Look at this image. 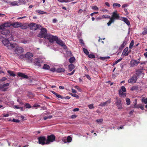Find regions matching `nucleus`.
Returning a JSON list of instances; mask_svg holds the SVG:
<instances>
[{
    "mask_svg": "<svg viewBox=\"0 0 147 147\" xmlns=\"http://www.w3.org/2000/svg\"><path fill=\"white\" fill-rule=\"evenodd\" d=\"M119 14L117 13V11L113 12L111 17L110 18L109 22L107 23V25L108 26H110L111 23L114 22L115 20H119Z\"/></svg>",
    "mask_w": 147,
    "mask_h": 147,
    "instance_id": "nucleus-1",
    "label": "nucleus"
},
{
    "mask_svg": "<svg viewBox=\"0 0 147 147\" xmlns=\"http://www.w3.org/2000/svg\"><path fill=\"white\" fill-rule=\"evenodd\" d=\"M2 42L4 46H6L8 49H11L16 47V44L14 43H9L7 39L2 40Z\"/></svg>",
    "mask_w": 147,
    "mask_h": 147,
    "instance_id": "nucleus-2",
    "label": "nucleus"
},
{
    "mask_svg": "<svg viewBox=\"0 0 147 147\" xmlns=\"http://www.w3.org/2000/svg\"><path fill=\"white\" fill-rule=\"evenodd\" d=\"M28 26L30 27V30L34 31L40 29L42 27L40 25L33 22L29 24Z\"/></svg>",
    "mask_w": 147,
    "mask_h": 147,
    "instance_id": "nucleus-3",
    "label": "nucleus"
},
{
    "mask_svg": "<svg viewBox=\"0 0 147 147\" xmlns=\"http://www.w3.org/2000/svg\"><path fill=\"white\" fill-rule=\"evenodd\" d=\"M0 29L2 30L1 31L2 34L5 35L6 36L10 35V30L9 29H7L6 28H4L3 25L0 26Z\"/></svg>",
    "mask_w": 147,
    "mask_h": 147,
    "instance_id": "nucleus-4",
    "label": "nucleus"
},
{
    "mask_svg": "<svg viewBox=\"0 0 147 147\" xmlns=\"http://www.w3.org/2000/svg\"><path fill=\"white\" fill-rule=\"evenodd\" d=\"M56 137L54 134H51L47 136V139L46 142V144H49L55 140Z\"/></svg>",
    "mask_w": 147,
    "mask_h": 147,
    "instance_id": "nucleus-5",
    "label": "nucleus"
},
{
    "mask_svg": "<svg viewBox=\"0 0 147 147\" xmlns=\"http://www.w3.org/2000/svg\"><path fill=\"white\" fill-rule=\"evenodd\" d=\"M44 37L45 39H47L49 40L51 42H53L54 40H56L57 38V37L56 36H54L50 34H46Z\"/></svg>",
    "mask_w": 147,
    "mask_h": 147,
    "instance_id": "nucleus-6",
    "label": "nucleus"
},
{
    "mask_svg": "<svg viewBox=\"0 0 147 147\" xmlns=\"http://www.w3.org/2000/svg\"><path fill=\"white\" fill-rule=\"evenodd\" d=\"M138 79L137 76L135 74H133L132 76L128 79V82L130 84H134L136 82Z\"/></svg>",
    "mask_w": 147,
    "mask_h": 147,
    "instance_id": "nucleus-7",
    "label": "nucleus"
},
{
    "mask_svg": "<svg viewBox=\"0 0 147 147\" xmlns=\"http://www.w3.org/2000/svg\"><path fill=\"white\" fill-rule=\"evenodd\" d=\"M141 57H140L136 60L131 59L130 61L131 66L133 67L137 66L140 63Z\"/></svg>",
    "mask_w": 147,
    "mask_h": 147,
    "instance_id": "nucleus-8",
    "label": "nucleus"
},
{
    "mask_svg": "<svg viewBox=\"0 0 147 147\" xmlns=\"http://www.w3.org/2000/svg\"><path fill=\"white\" fill-rule=\"evenodd\" d=\"M40 32L38 34V36L40 38H43L47 34V29L45 28H40Z\"/></svg>",
    "mask_w": 147,
    "mask_h": 147,
    "instance_id": "nucleus-9",
    "label": "nucleus"
},
{
    "mask_svg": "<svg viewBox=\"0 0 147 147\" xmlns=\"http://www.w3.org/2000/svg\"><path fill=\"white\" fill-rule=\"evenodd\" d=\"M38 143L39 144L42 145H44L46 144L47 139L45 136H42L39 137L38 138Z\"/></svg>",
    "mask_w": 147,
    "mask_h": 147,
    "instance_id": "nucleus-10",
    "label": "nucleus"
},
{
    "mask_svg": "<svg viewBox=\"0 0 147 147\" xmlns=\"http://www.w3.org/2000/svg\"><path fill=\"white\" fill-rule=\"evenodd\" d=\"M16 47H15L16 48L15 49L14 52L16 54L18 55L21 54L24 52V49L21 47H17V45L16 44Z\"/></svg>",
    "mask_w": 147,
    "mask_h": 147,
    "instance_id": "nucleus-11",
    "label": "nucleus"
},
{
    "mask_svg": "<svg viewBox=\"0 0 147 147\" xmlns=\"http://www.w3.org/2000/svg\"><path fill=\"white\" fill-rule=\"evenodd\" d=\"M116 101L115 102L116 106L119 109H121L122 108L121 100L118 97H116L115 98Z\"/></svg>",
    "mask_w": 147,
    "mask_h": 147,
    "instance_id": "nucleus-12",
    "label": "nucleus"
},
{
    "mask_svg": "<svg viewBox=\"0 0 147 147\" xmlns=\"http://www.w3.org/2000/svg\"><path fill=\"white\" fill-rule=\"evenodd\" d=\"M9 83H7L6 84H4L3 85H0V90L3 92L6 91L8 89V87H6L9 86Z\"/></svg>",
    "mask_w": 147,
    "mask_h": 147,
    "instance_id": "nucleus-13",
    "label": "nucleus"
},
{
    "mask_svg": "<svg viewBox=\"0 0 147 147\" xmlns=\"http://www.w3.org/2000/svg\"><path fill=\"white\" fill-rule=\"evenodd\" d=\"M54 41H56V42L57 44L63 47L64 49H65L66 48V47L65 44L62 40L60 39H58L57 37V38L56 39V40H54Z\"/></svg>",
    "mask_w": 147,
    "mask_h": 147,
    "instance_id": "nucleus-14",
    "label": "nucleus"
},
{
    "mask_svg": "<svg viewBox=\"0 0 147 147\" xmlns=\"http://www.w3.org/2000/svg\"><path fill=\"white\" fill-rule=\"evenodd\" d=\"M33 56V54L30 52H27L25 54V58L28 60L30 59V62H32V59H31V58Z\"/></svg>",
    "mask_w": 147,
    "mask_h": 147,
    "instance_id": "nucleus-15",
    "label": "nucleus"
},
{
    "mask_svg": "<svg viewBox=\"0 0 147 147\" xmlns=\"http://www.w3.org/2000/svg\"><path fill=\"white\" fill-rule=\"evenodd\" d=\"M34 63L35 65L40 67L42 64V60L40 59H36L34 62Z\"/></svg>",
    "mask_w": 147,
    "mask_h": 147,
    "instance_id": "nucleus-16",
    "label": "nucleus"
},
{
    "mask_svg": "<svg viewBox=\"0 0 147 147\" xmlns=\"http://www.w3.org/2000/svg\"><path fill=\"white\" fill-rule=\"evenodd\" d=\"M22 23L18 22L12 23V26L14 28H17L20 26Z\"/></svg>",
    "mask_w": 147,
    "mask_h": 147,
    "instance_id": "nucleus-17",
    "label": "nucleus"
},
{
    "mask_svg": "<svg viewBox=\"0 0 147 147\" xmlns=\"http://www.w3.org/2000/svg\"><path fill=\"white\" fill-rule=\"evenodd\" d=\"M136 74H134L137 76V77L140 76L142 73V71L141 69H135Z\"/></svg>",
    "mask_w": 147,
    "mask_h": 147,
    "instance_id": "nucleus-18",
    "label": "nucleus"
},
{
    "mask_svg": "<svg viewBox=\"0 0 147 147\" xmlns=\"http://www.w3.org/2000/svg\"><path fill=\"white\" fill-rule=\"evenodd\" d=\"M111 103V100H108L105 102H101L99 105V106L101 107H104L106 105H107Z\"/></svg>",
    "mask_w": 147,
    "mask_h": 147,
    "instance_id": "nucleus-19",
    "label": "nucleus"
},
{
    "mask_svg": "<svg viewBox=\"0 0 147 147\" xmlns=\"http://www.w3.org/2000/svg\"><path fill=\"white\" fill-rule=\"evenodd\" d=\"M18 75L19 76L23 78L27 79L28 78V76L27 75H25L24 73L21 72H18Z\"/></svg>",
    "mask_w": 147,
    "mask_h": 147,
    "instance_id": "nucleus-20",
    "label": "nucleus"
},
{
    "mask_svg": "<svg viewBox=\"0 0 147 147\" xmlns=\"http://www.w3.org/2000/svg\"><path fill=\"white\" fill-rule=\"evenodd\" d=\"M128 48L127 47L124 49L123 51L122 55H124L125 56H127L129 55V51L128 52Z\"/></svg>",
    "mask_w": 147,
    "mask_h": 147,
    "instance_id": "nucleus-21",
    "label": "nucleus"
},
{
    "mask_svg": "<svg viewBox=\"0 0 147 147\" xmlns=\"http://www.w3.org/2000/svg\"><path fill=\"white\" fill-rule=\"evenodd\" d=\"M127 41L126 39L123 42V43L119 47V50H121L127 44Z\"/></svg>",
    "mask_w": 147,
    "mask_h": 147,
    "instance_id": "nucleus-22",
    "label": "nucleus"
},
{
    "mask_svg": "<svg viewBox=\"0 0 147 147\" xmlns=\"http://www.w3.org/2000/svg\"><path fill=\"white\" fill-rule=\"evenodd\" d=\"M134 107L136 108H140L142 110H144V106L141 104L136 105V103H135L134 105Z\"/></svg>",
    "mask_w": 147,
    "mask_h": 147,
    "instance_id": "nucleus-23",
    "label": "nucleus"
},
{
    "mask_svg": "<svg viewBox=\"0 0 147 147\" xmlns=\"http://www.w3.org/2000/svg\"><path fill=\"white\" fill-rule=\"evenodd\" d=\"M119 94L121 97L124 98L126 97V94L122 92L121 90H119Z\"/></svg>",
    "mask_w": 147,
    "mask_h": 147,
    "instance_id": "nucleus-24",
    "label": "nucleus"
},
{
    "mask_svg": "<svg viewBox=\"0 0 147 147\" xmlns=\"http://www.w3.org/2000/svg\"><path fill=\"white\" fill-rule=\"evenodd\" d=\"M122 20L127 25L129 26L130 25V23L127 18H123Z\"/></svg>",
    "mask_w": 147,
    "mask_h": 147,
    "instance_id": "nucleus-25",
    "label": "nucleus"
},
{
    "mask_svg": "<svg viewBox=\"0 0 147 147\" xmlns=\"http://www.w3.org/2000/svg\"><path fill=\"white\" fill-rule=\"evenodd\" d=\"M75 67L74 65L70 64L68 65V68L69 71H71Z\"/></svg>",
    "mask_w": 147,
    "mask_h": 147,
    "instance_id": "nucleus-26",
    "label": "nucleus"
},
{
    "mask_svg": "<svg viewBox=\"0 0 147 147\" xmlns=\"http://www.w3.org/2000/svg\"><path fill=\"white\" fill-rule=\"evenodd\" d=\"M4 28L9 27L11 26H12V23H4L3 25Z\"/></svg>",
    "mask_w": 147,
    "mask_h": 147,
    "instance_id": "nucleus-27",
    "label": "nucleus"
},
{
    "mask_svg": "<svg viewBox=\"0 0 147 147\" xmlns=\"http://www.w3.org/2000/svg\"><path fill=\"white\" fill-rule=\"evenodd\" d=\"M7 72L10 75V76L15 77L16 76V75L12 71L10 70H8L7 71Z\"/></svg>",
    "mask_w": 147,
    "mask_h": 147,
    "instance_id": "nucleus-28",
    "label": "nucleus"
},
{
    "mask_svg": "<svg viewBox=\"0 0 147 147\" xmlns=\"http://www.w3.org/2000/svg\"><path fill=\"white\" fill-rule=\"evenodd\" d=\"M75 58L74 57H71L69 59V62L71 63H73L75 61Z\"/></svg>",
    "mask_w": 147,
    "mask_h": 147,
    "instance_id": "nucleus-29",
    "label": "nucleus"
},
{
    "mask_svg": "<svg viewBox=\"0 0 147 147\" xmlns=\"http://www.w3.org/2000/svg\"><path fill=\"white\" fill-rule=\"evenodd\" d=\"M20 27L21 29H25L27 28V26L26 24H24L23 25L21 24Z\"/></svg>",
    "mask_w": 147,
    "mask_h": 147,
    "instance_id": "nucleus-30",
    "label": "nucleus"
},
{
    "mask_svg": "<svg viewBox=\"0 0 147 147\" xmlns=\"http://www.w3.org/2000/svg\"><path fill=\"white\" fill-rule=\"evenodd\" d=\"M57 72L59 73L64 72L65 70L63 68H59L57 69Z\"/></svg>",
    "mask_w": 147,
    "mask_h": 147,
    "instance_id": "nucleus-31",
    "label": "nucleus"
},
{
    "mask_svg": "<svg viewBox=\"0 0 147 147\" xmlns=\"http://www.w3.org/2000/svg\"><path fill=\"white\" fill-rule=\"evenodd\" d=\"M43 68L46 69H49L50 68V67L49 65L47 64H45L44 65Z\"/></svg>",
    "mask_w": 147,
    "mask_h": 147,
    "instance_id": "nucleus-32",
    "label": "nucleus"
},
{
    "mask_svg": "<svg viewBox=\"0 0 147 147\" xmlns=\"http://www.w3.org/2000/svg\"><path fill=\"white\" fill-rule=\"evenodd\" d=\"M72 140V138L70 136H68L67 138V142H71Z\"/></svg>",
    "mask_w": 147,
    "mask_h": 147,
    "instance_id": "nucleus-33",
    "label": "nucleus"
},
{
    "mask_svg": "<svg viewBox=\"0 0 147 147\" xmlns=\"http://www.w3.org/2000/svg\"><path fill=\"white\" fill-rule=\"evenodd\" d=\"M134 45V40H132L129 45V48L130 49H131L133 46Z\"/></svg>",
    "mask_w": 147,
    "mask_h": 147,
    "instance_id": "nucleus-34",
    "label": "nucleus"
},
{
    "mask_svg": "<svg viewBox=\"0 0 147 147\" xmlns=\"http://www.w3.org/2000/svg\"><path fill=\"white\" fill-rule=\"evenodd\" d=\"M144 31L142 32V34L143 35H146L147 34V28H144Z\"/></svg>",
    "mask_w": 147,
    "mask_h": 147,
    "instance_id": "nucleus-35",
    "label": "nucleus"
},
{
    "mask_svg": "<svg viewBox=\"0 0 147 147\" xmlns=\"http://www.w3.org/2000/svg\"><path fill=\"white\" fill-rule=\"evenodd\" d=\"M138 89V87L137 86H133L131 87V90L133 91L135 90H137Z\"/></svg>",
    "mask_w": 147,
    "mask_h": 147,
    "instance_id": "nucleus-36",
    "label": "nucleus"
},
{
    "mask_svg": "<svg viewBox=\"0 0 147 147\" xmlns=\"http://www.w3.org/2000/svg\"><path fill=\"white\" fill-rule=\"evenodd\" d=\"M83 51L84 53L87 55H88L89 54V52L88 50L85 48L83 49Z\"/></svg>",
    "mask_w": 147,
    "mask_h": 147,
    "instance_id": "nucleus-37",
    "label": "nucleus"
},
{
    "mask_svg": "<svg viewBox=\"0 0 147 147\" xmlns=\"http://www.w3.org/2000/svg\"><path fill=\"white\" fill-rule=\"evenodd\" d=\"M110 58L109 57H100V59L101 60H106V59H109Z\"/></svg>",
    "mask_w": 147,
    "mask_h": 147,
    "instance_id": "nucleus-38",
    "label": "nucleus"
},
{
    "mask_svg": "<svg viewBox=\"0 0 147 147\" xmlns=\"http://www.w3.org/2000/svg\"><path fill=\"white\" fill-rule=\"evenodd\" d=\"M113 7L114 8H115L116 6L119 7H120L121 5L119 3H114L113 4Z\"/></svg>",
    "mask_w": 147,
    "mask_h": 147,
    "instance_id": "nucleus-39",
    "label": "nucleus"
},
{
    "mask_svg": "<svg viewBox=\"0 0 147 147\" xmlns=\"http://www.w3.org/2000/svg\"><path fill=\"white\" fill-rule=\"evenodd\" d=\"M26 0H19L18 3L20 4H24L26 3Z\"/></svg>",
    "mask_w": 147,
    "mask_h": 147,
    "instance_id": "nucleus-40",
    "label": "nucleus"
},
{
    "mask_svg": "<svg viewBox=\"0 0 147 147\" xmlns=\"http://www.w3.org/2000/svg\"><path fill=\"white\" fill-rule=\"evenodd\" d=\"M36 12H38L39 13H40L41 14H43L46 13H47L46 12H44V11H42L41 10H38L36 11Z\"/></svg>",
    "mask_w": 147,
    "mask_h": 147,
    "instance_id": "nucleus-41",
    "label": "nucleus"
},
{
    "mask_svg": "<svg viewBox=\"0 0 147 147\" xmlns=\"http://www.w3.org/2000/svg\"><path fill=\"white\" fill-rule=\"evenodd\" d=\"M25 107L26 108L30 109L31 108V106L30 105V104L28 103H26L25 105Z\"/></svg>",
    "mask_w": 147,
    "mask_h": 147,
    "instance_id": "nucleus-42",
    "label": "nucleus"
},
{
    "mask_svg": "<svg viewBox=\"0 0 147 147\" xmlns=\"http://www.w3.org/2000/svg\"><path fill=\"white\" fill-rule=\"evenodd\" d=\"M126 104L127 105H129L130 104V100L129 98H127L126 99Z\"/></svg>",
    "mask_w": 147,
    "mask_h": 147,
    "instance_id": "nucleus-43",
    "label": "nucleus"
},
{
    "mask_svg": "<svg viewBox=\"0 0 147 147\" xmlns=\"http://www.w3.org/2000/svg\"><path fill=\"white\" fill-rule=\"evenodd\" d=\"M122 60V58H120L118 60L115 61V62L113 63V65H115L117 64V63L120 61Z\"/></svg>",
    "mask_w": 147,
    "mask_h": 147,
    "instance_id": "nucleus-44",
    "label": "nucleus"
},
{
    "mask_svg": "<svg viewBox=\"0 0 147 147\" xmlns=\"http://www.w3.org/2000/svg\"><path fill=\"white\" fill-rule=\"evenodd\" d=\"M122 92H125L126 91V90L124 86H122L121 87V89Z\"/></svg>",
    "mask_w": 147,
    "mask_h": 147,
    "instance_id": "nucleus-45",
    "label": "nucleus"
},
{
    "mask_svg": "<svg viewBox=\"0 0 147 147\" xmlns=\"http://www.w3.org/2000/svg\"><path fill=\"white\" fill-rule=\"evenodd\" d=\"M11 4L13 6L18 5V3L17 1H14L13 2H11Z\"/></svg>",
    "mask_w": 147,
    "mask_h": 147,
    "instance_id": "nucleus-46",
    "label": "nucleus"
},
{
    "mask_svg": "<svg viewBox=\"0 0 147 147\" xmlns=\"http://www.w3.org/2000/svg\"><path fill=\"white\" fill-rule=\"evenodd\" d=\"M88 57L89 58L92 59H94L95 57V56L94 55L92 54H90V55H88Z\"/></svg>",
    "mask_w": 147,
    "mask_h": 147,
    "instance_id": "nucleus-47",
    "label": "nucleus"
},
{
    "mask_svg": "<svg viewBox=\"0 0 147 147\" xmlns=\"http://www.w3.org/2000/svg\"><path fill=\"white\" fill-rule=\"evenodd\" d=\"M52 115H50L47 117H43V119L44 120H45L47 119H50L52 118Z\"/></svg>",
    "mask_w": 147,
    "mask_h": 147,
    "instance_id": "nucleus-48",
    "label": "nucleus"
},
{
    "mask_svg": "<svg viewBox=\"0 0 147 147\" xmlns=\"http://www.w3.org/2000/svg\"><path fill=\"white\" fill-rule=\"evenodd\" d=\"M19 58L20 59H24L25 58V55L21 54L19 56Z\"/></svg>",
    "mask_w": 147,
    "mask_h": 147,
    "instance_id": "nucleus-49",
    "label": "nucleus"
},
{
    "mask_svg": "<svg viewBox=\"0 0 147 147\" xmlns=\"http://www.w3.org/2000/svg\"><path fill=\"white\" fill-rule=\"evenodd\" d=\"M89 109H92L94 108L93 104H91L88 105Z\"/></svg>",
    "mask_w": 147,
    "mask_h": 147,
    "instance_id": "nucleus-50",
    "label": "nucleus"
},
{
    "mask_svg": "<svg viewBox=\"0 0 147 147\" xmlns=\"http://www.w3.org/2000/svg\"><path fill=\"white\" fill-rule=\"evenodd\" d=\"M102 18H110V16H109L108 15H103L102 16Z\"/></svg>",
    "mask_w": 147,
    "mask_h": 147,
    "instance_id": "nucleus-51",
    "label": "nucleus"
},
{
    "mask_svg": "<svg viewBox=\"0 0 147 147\" xmlns=\"http://www.w3.org/2000/svg\"><path fill=\"white\" fill-rule=\"evenodd\" d=\"M7 39L10 40H13L14 39L13 36L12 35H11Z\"/></svg>",
    "mask_w": 147,
    "mask_h": 147,
    "instance_id": "nucleus-52",
    "label": "nucleus"
},
{
    "mask_svg": "<svg viewBox=\"0 0 147 147\" xmlns=\"http://www.w3.org/2000/svg\"><path fill=\"white\" fill-rule=\"evenodd\" d=\"M55 96L58 98H61V99H63V97L60 95L59 94L57 93Z\"/></svg>",
    "mask_w": 147,
    "mask_h": 147,
    "instance_id": "nucleus-53",
    "label": "nucleus"
},
{
    "mask_svg": "<svg viewBox=\"0 0 147 147\" xmlns=\"http://www.w3.org/2000/svg\"><path fill=\"white\" fill-rule=\"evenodd\" d=\"M40 107V105L37 104H34L33 106V107H36V109H37L38 108H39Z\"/></svg>",
    "mask_w": 147,
    "mask_h": 147,
    "instance_id": "nucleus-54",
    "label": "nucleus"
},
{
    "mask_svg": "<svg viewBox=\"0 0 147 147\" xmlns=\"http://www.w3.org/2000/svg\"><path fill=\"white\" fill-rule=\"evenodd\" d=\"M12 121L16 123H19L20 122V121L19 119H13L12 120Z\"/></svg>",
    "mask_w": 147,
    "mask_h": 147,
    "instance_id": "nucleus-55",
    "label": "nucleus"
},
{
    "mask_svg": "<svg viewBox=\"0 0 147 147\" xmlns=\"http://www.w3.org/2000/svg\"><path fill=\"white\" fill-rule=\"evenodd\" d=\"M71 95L72 96L75 97L77 98H78L79 97V96L76 94H73L71 93Z\"/></svg>",
    "mask_w": 147,
    "mask_h": 147,
    "instance_id": "nucleus-56",
    "label": "nucleus"
},
{
    "mask_svg": "<svg viewBox=\"0 0 147 147\" xmlns=\"http://www.w3.org/2000/svg\"><path fill=\"white\" fill-rule=\"evenodd\" d=\"M92 9L95 10H98V8L96 5L93 6L92 7Z\"/></svg>",
    "mask_w": 147,
    "mask_h": 147,
    "instance_id": "nucleus-57",
    "label": "nucleus"
},
{
    "mask_svg": "<svg viewBox=\"0 0 147 147\" xmlns=\"http://www.w3.org/2000/svg\"><path fill=\"white\" fill-rule=\"evenodd\" d=\"M62 140L65 143H66L67 142V139L66 137H63L62 138Z\"/></svg>",
    "mask_w": 147,
    "mask_h": 147,
    "instance_id": "nucleus-58",
    "label": "nucleus"
},
{
    "mask_svg": "<svg viewBox=\"0 0 147 147\" xmlns=\"http://www.w3.org/2000/svg\"><path fill=\"white\" fill-rule=\"evenodd\" d=\"M75 71V70L74 69L72 71V72H71L70 73H69L67 74V75H68L69 76H71V75H73Z\"/></svg>",
    "mask_w": 147,
    "mask_h": 147,
    "instance_id": "nucleus-59",
    "label": "nucleus"
},
{
    "mask_svg": "<svg viewBox=\"0 0 147 147\" xmlns=\"http://www.w3.org/2000/svg\"><path fill=\"white\" fill-rule=\"evenodd\" d=\"M7 78L6 77H3L1 79H0V82H2L6 80Z\"/></svg>",
    "mask_w": 147,
    "mask_h": 147,
    "instance_id": "nucleus-60",
    "label": "nucleus"
},
{
    "mask_svg": "<svg viewBox=\"0 0 147 147\" xmlns=\"http://www.w3.org/2000/svg\"><path fill=\"white\" fill-rule=\"evenodd\" d=\"M128 6V5L127 4H124L122 6V8H125L127 7Z\"/></svg>",
    "mask_w": 147,
    "mask_h": 147,
    "instance_id": "nucleus-61",
    "label": "nucleus"
},
{
    "mask_svg": "<svg viewBox=\"0 0 147 147\" xmlns=\"http://www.w3.org/2000/svg\"><path fill=\"white\" fill-rule=\"evenodd\" d=\"M142 102H143L145 104L147 103V98L143 100Z\"/></svg>",
    "mask_w": 147,
    "mask_h": 147,
    "instance_id": "nucleus-62",
    "label": "nucleus"
},
{
    "mask_svg": "<svg viewBox=\"0 0 147 147\" xmlns=\"http://www.w3.org/2000/svg\"><path fill=\"white\" fill-rule=\"evenodd\" d=\"M77 117V115H72L71 116V118L72 119H74Z\"/></svg>",
    "mask_w": 147,
    "mask_h": 147,
    "instance_id": "nucleus-63",
    "label": "nucleus"
},
{
    "mask_svg": "<svg viewBox=\"0 0 147 147\" xmlns=\"http://www.w3.org/2000/svg\"><path fill=\"white\" fill-rule=\"evenodd\" d=\"M85 76L86 77V78L88 79L89 80H90L91 79V78L90 77V76L88 74L86 75Z\"/></svg>",
    "mask_w": 147,
    "mask_h": 147,
    "instance_id": "nucleus-64",
    "label": "nucleus"
}]
</instances>
